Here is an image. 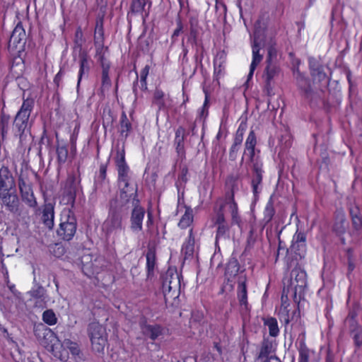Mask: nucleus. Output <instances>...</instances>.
I'll return each instance as SVG.
<instances>
[{
    "label": "nucleus",
    "instance_id": "1",
    "mask_svg": "<svg viewBox=\"0 0 362 362\" xmlns=\"http://www.w3.org/2000/svg\"><path fill=\"white\" fill-rule=\"evenodd\" d=\"M294 267L290 271L291 268L287 267L282 279L283 286L291 291V296L295 303H300L303 298L305 289L307 286L306 272L300 268L298 262L293 264Z\"/></svg>",
    "mask_w": 362,
    "mask_h": 362
},
{
    "label": "nucleus",
    "instance_id": "2",
    "mask_svg": "<svg viewBox=\"0 0 362 362\" xmlns=\"http://www.w3.org/2000/svg\"><path fill=\"white\" fill-rule=\"evenodd\" d=\"M306 240L307 235L304 231L297 230L294 233L290 247L286 249V262L288 268H291L293 264L298 262L305 256L307 251Z\"/></svg>",
    "mask_w": 362,
    "mask_h": 362
},
{
    "label": "nucleus",
    "instance_id": "3",
    "mask_svg": "<svg viewBox=\"0 0 362 362\" xmlns=\"http://www.w3.org/2000/svg\"><path fill=\"white\" fill-rule=\"evenodd\" d=\"M35 106V99L29 95L25 98L23 95V103L16 112L13 126L16 132L21 136L29 127V119Z\"/></svg>",
    "mask_w": 362,
    "mask_h": 362
},
{
    "label": "nucleus",
    "instance_id": "4",
    "mask_svg": "<svg viewBox=\"0 0 362 362\" xmlns=\"http://www.w3.org/2000/svg\"><path fill=\"white\" fill-rule=\"evenodd\" d=\"M290 293L291 294V291L283 286L281 296V307L278 315L280 320L284 322L285 327L291 322H297L300 319V303H296V308L291 313L290 303L288 302V295Z\"/></svg>",
    "mask_w": 362,
    "mask_h": 362
},
{
    "label": "nucleus",
    "instance_id": "5",
    "mask_svg": "<svg viewBox=\"0 0 362 362\" xmlns=\"http://www.w3.org/2000/svg\"><path fill=\"white\" fill-rule=\"evenodd\" d=\"M76 229L77 221L74 214L71 210L64 212L57 230V235L63 240L69 241L75 235Z\"/></svg>",
    "mask_w": 362,
    "mask_h": 362
},
{
    "label": "nucleus",
    "instance_id": "6",
    "mask_svg": "<svg viewBox=\"0 0 362 362\" xmlns=\"http://www.w3.org/2000/svg\"><path fill=\"white\" fill-rule=\"evenodd\" d=\"M114 161L117 171V182L119 185L124 182L131 180L130 168L126 160V152L124 146L117 148Z\"/></svg>",
    "mask_w": 362,
    "mask_h": 362
},
{
    "label": "nucleus",
    "instance_id": "7",
    "mask_svg": "<svg viewBox=\"0 0 362 362\" xmlns=\"http://www.w3.org/2000/svg\"><path fill=\"white\" fill-rule=\"evenodd\" d=\"M18 185L22 201L30 208L37 207V202L31 182L27 177L21 175L18 179Z\"/></svg>",
    "mask_w": 362,
    "mask_h": 362
},
{
    "label": "nucleus",
    "instance_id": "8",
    "mask_svg": "<svg viewBox=\"0 0 362 362\" xmlns=\"http://www.w3.org/2000/svg\"><path fill=\"white\" fill-rule=\"evenodd\" d=\"M180 276L178 274H166L163 281L162 288L165 297L176 298L180 294Z\"/></svg>",
    "mask_w": 362,
    "mask_h": 362
},
{
    "label": "nucleus",
    "instance_id": "9",
    "mask_svg": "<svg viewBox=\"0 0 362 362\" xmlns=\"http://www.w3.org/2000/svg\"><path fill=\"white\" fill-rule=\"evenodd\" d=\"M139 327L143 337L152 341L162 337L165 330V328L160 324H148L146 318L139 322Z\"/></svg>",
    "mask_w": 362,
    "mask_h": 362
},
{
    "label": "nucleus",
    "instance_id": "10",
    "mask_svg": "<svg viewBox=\"0 0 362 362\" xmlns=\"http://www.w3.org/2000/svg\"><path fill=\"white\" fill-rule=\"evenodd\" d=\"M133 208L130 216V228L134 233H138L143 230V221L146 211L140 204L139 199L133 202Z\"/></svg>",
    "mask_w": 362,
    "mask_h": 362
},
{
    "label": "nucleus",
    "instance_id": "11",
    "mask_svg": "<svg viewBox=\"0 0 362 362\" xmlns=\"http://www.w3.org/2000/svg\"><path fill=\"white\" fill-rule=\"evenodd\" d=\"M281 71L277 63H266L262 78L264 82V90L268 95H271L273 90L274 79Z\"/></svg>",
    "mask_w": 362,
    "mask_h": 362
},
{
    "label": "nucleus",
    "instance_id": "12",
    "mask_svg": "<svg viewBox=\"0 0 362 362\" xmlns=\"http://www.w3.org/2000/svg\"><path fill=\"white\" fill-rule=\"evenodd\" d=\"M0 199L6 209L11 213H16L19 209V199L16 188L0 191Z\"/></svg>",
    "mask_w": 362,
    "mask_h": 362
},
{
    "label": "nucleus",
    "instance_id": "13",
    "mask_svg": "<svg viewBox=\"0 0 362 362\" xmlns=\"http://www.w3.org/2000/svg\"><path fill=\"white\" fill-rule=\"evenodd\" d=\"M257 144V141L256 134L253 129H251L245 141L244 152L241 161H243L244 158L246 156L248 161L252 165L255 163H262L255 158V147Z\"/></svg>",
    "mask_w": 362,
    "mask_h": 362
},
{
    "label": "nucleus",
    "instance_id": "14",
    "mask_svg": "<svg viewBox=\"0 0 362 362\" xmlns=\"http://www.w3.org/2000/svg\"><path fill=\"white\" fill-rule=\"evenodd\" d=\"M219 202L221 204H225V206L227 205L231 214V220L233 224L239 225L241 222L240 217L238 214V206L235 200V195L233 192H226L224 199L218 198L216 200V204Z\"/></svg>",
    "mask_w": 362,
    "mask_h": 362
},
{
    "label": "nucleus",
    "instance_id": "15",
    "mask_svg": "<svg viewBox=\"0 0 362 362\" xmlns=\"http://www.w3.org/2000/svg\"><path fill=\"white\" fill-rule=\"evenodd\" d=\"M106 226L108 233H112L115 230H122V216L120 211L116 206L111 205L106 220Z\"/></svg>",
    "mask_w": 362,
    "mask_h": 362
},
{
    "label": "nucleus",
    "instance_id": "16",
    "mask_svg": "<svg viewBox=\"0 0 362 362\" xmlns=\"http://www.w3.org/2000/svg\"><path fill=\"white\" fill-rule=\"evenodd\" d=\"M120 187V197L124 199L126 203L129 202L131 199L133 202H136L138 199V186L136 182L131 180L124 182L119 185Z\"/></svg>",
    "mask_w": 362,
    "mask_h": 362
},
{
    "label": "nucleus",
    "instance_id": "17",
    "mask_svg": "<svg viewBox=\"0 0 362 362\" xmlns=\"http://www.w3.org/2000/svg\"><path fill=\"white\" fill-rule=\"evenodd\" d=\"M186 136L185 129L182 126L178 127L175 133L174 146L177 155L181 160L186 158V151L185 148V139Z\"/></svg>",
    "mask_w": 362,
    "mask_h": 362
},
{
    "label": "nucleus",
    "instance_id": "18",
    "mask_svg": "<svg viewBox=\"0 0 362 362\" xmlns=\"http://www.w3.org/2000/svg\"><path fill=\"white\" fill-rule=\"evenodd\" d=\"M252 178L251 185L252 193L255 197H257L259 193V187L261 185L263 180V164L262 163H255L252 165Z\"/></svg>",
    "mask_w": 362,
    "mask_h": 362
},
{
    "label": "nucleus",
    "instance_id": "19",
    "mask_svg": "<svg viewBox=\"0 0 362 362\" xmlns=\"http://www.w3.org/2000/svg\"><path fill=\"white\" fill-rule=\"evenodd\" d=\"M14 188H16V182L12 173L7 166L2 165L0 168V191Z\"/></svg>",
    "mask_w": 362,
    "mask_h": 362
},
{
    "label": "nucleus",
    "instance_id": "20",
    "mask_svg": "<svg viewBox=\"0 0 362 362\" xmlns=\"http://www.w3.org/2000/svg\"><path fill=\"white\" fill-rule=\"evenodd\" d=\"M237 298L241 310L248 312L250 306L248 303V294L246 279L239 281L237 287Z\"/></svg>",
    "mask_w": 362,
    "mask_h": 362
},
{
    "label": "nucleus",
    "instance_id": "21",
    "mask_svg": "<svg viewBox=\"0 0 362 362\" xmlns=\"http://www.w3.org/2000/svg\"><path fill=\"white\" fill-rule=\"evenodd\" d=\"M146 278L151 279L154 276V270L156 265V248L154 245H148L146 253Z\"/></svg>",
    "mask_w": 362,
    "mask_h": 362
},
{
    "label": "nucleus",
    "instance_id": "22",
    "mask_svg": "<svg viewBox=\"0 0 362 362\" xmlns=\"http://www.w3.org/2000/svg\"><path fill=\"white\" fill-rule=\"evenodd\" d=\"M95 18L93 42H105L104 18L105 8L100 10Z\"/></svg>",
    "mask_w": 362,
    "mask_h": 362
},
{
    "label": "nucleus",
    "instance_id": "23",
    "mask_svg": "<svg viewBox=\"0 0 362 362\" xmlns=\"http://www.w3.org/2000/svg\"><path fill=\"white\" fill-rule=\"evenodd\" d=\"M79 69L78 73L77 88L80 86L81 80L83 76H88L90 66V57L86 52H81L78 55Z\"/></svg>",
    "mask_w": 362,
    "mask_h": 362
},
{
    "label": "nucleus",
    "instance_id": "24",
    "mask_svg": "<svg viewBox=\"0 0 362 362\" xmlns=\"http://www.w3.org/2000/svg\"><path fill=\"white\" fill-rule=\"evenodd\" d=\"M152 2L151 0H132L130 4L129 11L127 13V18H129L130 15H141L143 16L145 13V16L148 15L149 11L146 12L145 7L146 5L148 6V9L151 8Z\"/></svg>",
    "mask_w": 362,
    "mask_h": 362
},
{
    "label": "nucleus",
    "instance_id": "25",
    "mask_svg": "<svg viewBox=\"0 0 362 362\" xmlns=\"http://www.w3.org/2000/svg\"><path fill=\"white\" fill-rule=\"evenodd\" d=\"M226 54L224 51L218 52L214 60V80L218 82L220 78L223 75Z\"/></svg>",
    "mask_w": 362,
    "mask_h": 362
},
{
    "label": "nucleus",
    "instance_id": "26",
    "mask_svg": "<svg viewBox=\"0 0 362 362\" xmlns=\"http://www.w3.org/2000/svg\"><path fill=\"white\" fill-rule=\"evenodd\" d=\"M101 85L99 88L98 95L105 97L106 91H108L112 86V81L110 77V64L101 66Z\"/></svg>",
    "mask_w": 362,
    "mask_h": 362
},
{
    "label": "nucleus",
    "instance_id": "27",
    "mask_svg": "<svg viewBox=\"0 0 362 362\" xmlns=\"http://www.w3.org/2000/svg\"><path fill=\"white\" fill-rule=\"evenodd\" d=\"M252 59L250 66V71L248 74V78H251L253 76L254 71L257 66L262 60L263 56L260 54V44L258 40L255 38L252 44Z\"/></svg>",
    "mask_w": 362,
    "mask_h": 362
},
{
    "label": "nucleus",
    "instance_id": "28",
    "mask_svg": "<svg viewBox=\"0 0 362 362\" xmlns=\"http://www.w3.org/2000/svg\"><path fill=\"white\" fill-rule=\"evenodd\" d=\"M42 221L43 224L49 229H52L54 227V206L51 203H45L42 206Z\"/></svg>",
    "mask_w": 362,
    "mask_h": 362
},
{
    "label": "nucleus",
    "instance_id": "29",
    "mask_svg": "<svg viewBox=\"0 0 362 362\" xmlns=\"http://www.w3.org/2000/svg\"><path fill=\"white\" fill-rule=\"evenodd\" d=\"M99 262L100 260L98 258H95L93 260L90 258L89 262H82V272L89 278L98 274L101 271Z\"/></svg>",
    "mask_w": 362,
    "mask_h": 362
},
{
    "label": "nucleus",
    "instance_id": "30",
    "mask_svg": "<svg viewBox=\"0 0 362 362\" xmlns=\"http://www.w3.org/2000/svg\"><path fill=\"white\" fill-rule=\"evenodd\" d=\"M195 238L193 233V228L189 230V234L181 248V252L184 255L185 259L191 258L194 252Z\"/></svg>",
    "mask_w": 362,
    "mask_h": 362
},
{
    "label": "nucleus",
    "instance_id": "31",
    "mask_svg": "<svg viewBox=\"0 0 362 362\" xmlns=\"http://www.w3.org/2000/svg\"><path fill=\"white\" fill-rule=\"evenodd\" d=\"M275 214L276 210L274 209V203L272 197H271L267 201L263 211V218L260 221L262 230H263L264 228L272 221Z\"/></svg>",
    "mask_w": 362,
    "mask_h": 362
},
{
    "label": "nucleus",
    "instance_id": "32",
    "mask_svg": "<svg viewBox=\"0 0 362 362\" xmlns=\"http://www.w3.org/2000/svg\"><path fill=\"white\" fill-rule=\"evenodd\" d=\"M25 31L22 22L19 21L11 33L9 42L13 43L16 47L20 44H23V46L25 45Z\"/></svg>",
    "mask_w": 362,
    "mask_h": 362
},
{
    "label": "nucleus",
    "instance_id": "33",
    "mask_svg": "<svg viewBox=\"0 0 362 362\" xmlns=\"http://www.w3.org/2000/svg\"><path fill=\"white\" fill-rule=\"evenodd\" d=\"M239 270L240 264L238 260L235 257L230 258L226 264L224 273L227 281H233L235 277L238 275Z\"/></svg>",
    "mask_w": 362,
    "mask_h": 362
},
{
    "label": "nucleus",
    "instance_id": "34",
    "mask_svg": "<svg viewBox=\"0 0 362 362\" xmlns=\"http://www.w3.org/2000/svg\"><path fill=\"white\" fill-rule=\"evenodd\" d=\"M64 194L68 203L74 204L76 197V177L74 175L69 176L65 183Z\"/></svg>",
    "mask_w": 362,
    "mask_h": 362
},
{
    "label": "nucleus",
    "instance_id": "35",
    "mask_svg": "<svg viewBox=\"0 0 362 362\" xmlns=\"http://www.w3.org/2000/svg\"><path fill=\"white\" fill-rule=\"evenodd\" d=\"M297 83L302 95L307 99H312L313 90L310 79L300 74L297 77Z\"/></svg>",
    "mask_w": 362,
    "mask_h": 362
},
{
    "label": "nucleus",
    "instance_id": "36",
    "mask_svg": "<svg viewBox=\"0 0 362 362\" xmlns=\"http://www.w3.org/2000/svg\"><path fill=\"white\" fill-rule=\"evenodd\" d=\"M133 129L132 122L127 117L124 111H122L119 118V132L122 137L127 139Z\"/></svg>",
    "mask_w": 362,
    "mask_h": 362
},
{
    "label": "nucleus",
    "instance_id": "37",
    "mask_svg": "<svg viewBox=\"0 0 362 362\" xmlns=\"http://www.w3.org/2000/svg\"><path fill=\"white\" fill-rule=\"evenodd\" d=\"M185 214L181 216L177 224L180 229L187 228L192 226L194 221V211L192 207L185 205Z\"/></svg>",
    "mask_w": 362,
    "mask_h": 362
},
{
    "label": "nucleus",
    "instance_id": "38",
    "mask_svg": "<svg viewBox=\"0 0 362 362\" xmlns=\"http://www.w3.org/2000/svg\"><path fill=\"white\" fill-rule=\"evenodd\" d=\"M210 107V97L207 92H205L204 101L202 106L197 110V120L205 123L209 115Z\"/></svg>",
    "mask_w": 362,
    "mask_h": 362
},
{
    "label": "nucleus",
    "instance_id": "39",
    "mask_svg": "<svg viewBox=\"0 0 362 362\" xmlns=\"http://www.w3.org/2000/svg\"><path fill=\"white\" fill-rule=\"evenodd\" d=\"M88 334L90 339L107 335L105 327L98 322H90L88 326Z\"/></svg>",
    "mask_w": 362,
    "mask_h": 362
},
{
    "label": "nucleus",
    "instance_id": "40",
    "mask_svg": "<svg viewBox=\"0 0 362 362\" xmlns=\"http://www.w3.org/2000/svg\"><path fill=\"white\" fill-rule=\"evenodd\" d=\"M165 93L160 88H156L153 93L152 105L158 107V110L160 111L165 107Z\"/></svg>",
    "mask_w": 362,
    "mask_h": 362
},
{
    "label": "nucleus",
    "instance_id": "41",
    "mask_svg": "<svg viewBox=\"0 0 362 362\" xmlns=\"http://www.w3.org/2000/svg\"><path fill=\"white\" fill-rule=\"evenodd\" d=\"M298 351L299 354L298 362H309L310 350L306 344L305 334L303 338L299 341Z\"/></svg>",
    "mask_w": 362,
    "mask_h": 362
},
{
    "label": "nucleus",
    "instance_id": "42",
    "mask_svg": "<svg viewBox=\"0 0 362 362\" xmlns=\"http://www.w3.org/2000/svg\"><path fill=\"white\" fill-rule=\"evenodd\" d=\"M352 226L354 230H359L362 228V216L358 206L351 207L349 209Z\"/></svg>",
    "mask_w": 362,
    "mask_h": 362
},
{
    "label": "nucleus",
    "instance_id": "43",
    "mask_svg": "<svg viewBox=\"0 0 362 362\" xmlns=\"http://www.w3.org/2000/svg\"><path fill=\"white\" fill-rule=\"evenodd\" d=\"M264 325L269 329V336L276 337L279 334V327L277 320L274 317H268L263 319Z\"/></svg>",
    "mask_w": 362,
    "mask_h": 362
},
{
    "label": "nucleus",
    "instance_id": "44",
    "mask_svg": "<svg viewBox=\"0 0 362 362\" xmlns=\"http://www.w3.org/2000/svg\"><path fill=\"white\" fill-rule=\"evenodd\" d=\"M95 48V56L98 57L100 66L103 65L110 64L105 59V52L108 49L107 47H105V42H93Z\"/></svg>",
    "mask_w": 362,
    "mask_h": 362
},
{
    "label": "nucleus",
    "instance_id": "45",
    "mask_svg": "<svg viewBox=\"0 0 362 362\" xmlns=\"http://www.w3.org/2000/svg\"><path fill=\"white\" fill-rule=\"evenodd\" d=\"M56 154L58 165L62 167L64 164H65L68 158L69 151L67 145L57 144L56 146Z\"/></svg>",
    "mask_w": 362,
    "mask_h": 362
},
{
    "label": "nucleus",
    "instance_id": "46",
    "mask_svg": "<svg viewBox=\"0 0 362 362\" xmlns=\"http://www.w3.org/2000/svg\"><path fill=\"white\" fill-rule=\"evenodd\" d=\"M63 344L69 350L71 355L75 359L81 358V351L77 342L73 341L69 339H65Z\"/></svg>",
    "mask_w": 362,
    "mask_h": 362
},
{
    "label": "nucleus",
    "instance_id": "47",
    "mask_svg": "<svg viewBox=\"0 0 362 362\" xmlns=\"http://www.w3.org/2000/svg\"><path fill=\"white\" fill-rule=\"evenodd\" d=\"M188 173L189 169L187 165H183L180 166V172L175 182V186L178 190L180 189V187H185L187 182H188Z\"/></svg>",
    "mask_w": 362,
    "mask_h": 362
},
{
    "label": "nucleus",
    "instance_id": "48",
    "mask_svg": "<svg viewBox=\"0 0 362 362\" xmlns=\"http://www.w3.org/2000/svg\"><path fill=\"white\" fill-rule=\"evenodd\" d=\"M91 342L92 349L94 351L100 353L103 352L107 339V335L99 337L90 339Z\"/></svg>",
    "mask_w": 362,
    "mask_h": 362
},
{
    "label": "nucleus",
    "instance_id": "49",
    "mask_svg": "<svg viewBox=\"0 0 362 362\" xmlns=\"http://www.w3.org/2000/svg\"><path fill=\"white\" fill-rule=\"evenodd\" d=\"M138 86H139L140 89L146 92L148 90V82L147 79H140L139 81L138 74H136V78L133 82L132 85V92L134 93L135 100L139 98V92H138Z\"/></svg>",
    "mask_w": 362,
    "mask_h": 362
},
{
    "label": "nucleus",
    "instance_id": "50",
    "mask_svg": "<svg viewBox=\"0 0 362 362\" xmlns=\"http://www.w3.org/2000/svg\"><path fill=\"white\" fill-rule=\"evenodd\" d=\"M110 158L105 163H100L99 166V170L97 175V180H95L96 183L103 184V183H109V180L107 177V171L109 163Z\"/></svg>",
    "mask_w": 362,
    "mask_h": 362
},
{
    "label": "nucleus",
    "instance_id": "51",
    "mask_svg": "<svg viewBox=\"0 0 362 362\" xmlns=\"http://www.w3.org/2000/svg\"><path fill=\"white\" fill-rule=\"evenodd\" d=\"M217 228L216 231V242L220 239H226L228 237L229 226L227 223L215 225Z\"/></svg>",
    "mask_w": 362,
    "mask_h": 362
},
{
    "label": "nucleus",
    "instance_id": "52",
    "mask_svg": "<svg viewBox=\"0 0 362 362\" xmlns=\"http://www.w3.org/2000/svg\"><path fill=\"white\" fill-rule=\"evenodd\" d=\"M42 320L49 326L54 325L57 322V316L52 309H47L43 312Z\"/></svg>",
    "mask_w": 362,
    "mask_h": 362
},
{
    "label": "nucleus",
    "instance_id": "53",
    "mask_svg": "<svg viewBox=\"0 0 362 362\" xmlns=\"http://www.w3.org/2000/svg\"><path fill=\"white\" fill-rule=\"evenodd\" d=\"M224 207L225 204H221L218 209H216V207L214 208V211H216V216L213 220L214 225L227 223L223 211Z\"/></svg>",
    "mask_w": 362,
    "mask_h": 362
},
{
    "label": "nucleus",
    "instance_id": "54",
    "mask_svg": "<svg viewBox=\"0 0 362 362\" xmlns=\"http://www.w3.org/2000/svg\"><path fill=\"white\" fill-rule=\"evenodd\" d=\"M346 221L344 218H341L339 220H336L333 225V231L337 235L341 237L346 233V227L345 226Z\"/></svg>",
    "mask_w": 362,
    "mask_h": 362
},
{
    "label": "nucleus",
    "instance_id": "55",
    "mask_svg": "<svg viewBox=\"0 0 362 362\" xmlns=\"http://www.w3.org/2000/svg\"><path fill=\"white\" fill-rule=\"evenodd\" d=\"M238 175H230L227 177L226 180V185L229 188V190L227 192H233V194L235 195V192L238 188Z\"/></svg>",
    "mask_w": 362,
    "mask_h": 362
},
{
    "label": "nucleus",
    "instance_id": "56",
    "mask_svg": "<svg viewBox=\"0 0 362 362\" xmlns=\"http://www.w3.org/2000/svg\"><path fill=\"white\" fill-rule=\"evenodd\" d=\"M83 42H84L83 33L81 28L80 26H78L76 29L75 34H74V47L81 49Z\"/></svg>",
    "mask_w": 362,
    "mask_h": 362
},
{
    "label": "nucleus",
    "instance_id": "57",
    "mask_svg": "<svg viewBox=\"0 0 362 362\" xmlns=\"http://www.w3.org/2000/svg\"><path fill=\"white\" fill-rule=\"evenodd\" d=\"M184 25L179 16L176 20V28L174 30L171 35V42L175 43L177 39V37L183 32Z\"/></svg>",
    "mask_w": 362,
    "mask_h": 362
},
{
    "label": "nucleus",
    "instance_id": "58",
    "mask_svg": "<svg viewBox=\"0 0 362 362\" xmlns=\"http://www.w3.org/2000/svg\"><path fill=\"white\" fill-rule=\"evenodd\" d=\"M199 29H189V34L187 41L192 45H197L199 42Z\"/></svg>",
    "mask_w": 362,
    "mask_h": 362
},
{
    "label": "nucleus",
    "instance_id": "59",
    "mask_svg": "<svg viewBox=\"0 0 362 362\" xmlns=\"http://www.w3.org/2000/svg\"><path fill=\"white\" fill-rule=\"evenodd\" d=\"M81 129V124L78 121H75V126L73 129V132L70 136L69 141L70 143L77 142L78 134Z\"/></svg>",
    "mask_w": 362,
    "mask_h": 362
},
{
    "label": "nucleus",
    "instance_id": "60",
    "mask_svg": "<svg viewBox=\"0 0 362 362\" xmlns=\"http://www.w3.org/2000/svg\"><path fill=\"white\" fill-rule=\"evenodd\" d=\"M312 75L317 76L320 81L324 80L327 75L321 65H317L316 68L312 69Z\"/></svg>",
    "mask_w": 362,
    "mask_h": 362
},
{
    "label": "nucleus",
    "instance_id": "61",
    "mask_svg": "<svg viewBox=\"0 0 362 362\" xmlns=\"http://www.w3.org/2000/svg\"><path fill=\"white\" fill-rule=\"evenodd\" d=\"M254 233V228H252L248 233L245 250H250L254 246V244L256 242V237L255 236Z\"/></svg>",
    "mask_w": 362,
    "mask_h": 362
},
{
    "label": "nucleus",
    "instance_id": "62",
    "mask_svg": "<svg viewBox=\"0 0 362 362\" xmlns=\"http://www.w3.org/2000/svg\"><path fill=\"white\" fill-rule=\"evenodd\" d=\"M241 146H236L235 144H233L230 146L229 148V153H228V158L231 161H235L237 159L238 157V153L240 150Z\"/></svg>",
    "mask_w": 362,
    "mask_h": 362
},
{
    "label": "nucleus",
    "instance_id": "63",
    "mask_svg": "<svg viewBox=\"0 0 362 362\" xmlns=\"http://www.w3.org/2000/svg\"><path fill=\"white\" fill-rule=\"evenodd\" d=\"M276 56V49L273 46L269 47L267 52L266 63H276V62L274 61V59H275Z\"/></svg>",
    "mask_w": 362,
    "mask_h": 362
},
{
    "label": "nucleus",
    "instance_id": "64",
    "mask_svg": "<svg viewBox=\"0 0 362 362\" xmlns=\"http://www.w3.org/2000/svg\"><path fill=\"white\" fill-rule=\"evenodd\" d=\"M349 334L352 337H354V335H357L362 332V326L359 323H355L354 325H349Z\"/></svg>",
    "mask_w": 362,
    "mask_h": 362
}]
</instances>
